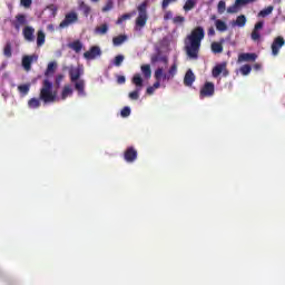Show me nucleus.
I'll use <instances>...</instances> for the list:
<instances>
[{
	"label": "nucleus",
	"mask_w": 285,
	"mask_h": 285,
	"mask_svg": "<svg viewBox=\"0 0 285 285\" xmlns=\"http://www.w3.org/2000/svg\"><path fill=\"white\" fill-rule=\"evenodd\" d=\"M204 38V27H195V29H193V31L187 36L185 41V49L188 58H191L193 60H197L199 58V51Z\"/></svg>",
	"instance_id": "f257e3e1"
},
{
	"label": "nucleus",
	"mask_w": 285,
	"mask_h": 285,
	"mask_svg": "<svg viewBox=\"0 0 285 285\" xmlns=\"http://www.w3.org/2000/svg\"><path fill=\"white\" fill-rule=\"evenodd\" d=\"M177 71H178V67L176 63L171 65L167 73H165L163 67H158V69H156L154 73V78L156 80V82H154V90L160 89L161 80H167V82H169V80H174Z\"/></svg>",
	"instance_id": "f03ea898"
},
{
	"label": "nucleus",
	"mask_w": 285,
	"mask_h": 285,
	"mask_svg": "<svg viewBox=\"0 0 285 285\" xmlns=\"http://www.w3.org/2000/svg\"><path fill=\"white\" fill-rule=\"evenodd\" d=\"M81 76H83V69L81 67H70V81L73 82L75 89L78 91V95H86V82L85 80H80Z\"/></svg>",
	"instance_id": "7ed1b4c3"
},
{
	"label": "nucleus",
	"mask_w": 285,
	"mask_h": 285,
	"mask_svg": "<svg viewBox=\"0 0 285 285\" xmlns=\"http://www.w3.org/2000/svg\"><path fill=\"white\" fill-rule=\"evenodd\" d=\"M57 94H53V86L50 80L46 79L42 82V88L40 89V101L43 104H49L51 101H56Z\"/></svg>",
	"instance_id": "20e7f679"
},
{
	"label": "nucleus",
	"mask_w": 285,
	"mask_h": 285,
	"mask_svg": "<svg viewBox=\"0 0 285 285\" xmlns=\"http://www.w3.org/2000/svg\"><path fill=\"white\" fill-rule=\"evenodd\" d=\"M148 0H144L140 4H138V16L136 18V27H146L148 22Z\"/></svg>",
	"instance_id": "39448f33"
},
{
	"label": "nucleus",
	"mask_w": 285,
	"mask_h": 285,
	"mask_svg": "<svg viewBox=\"0 0 285 285\" xmlns=\"http://www.w3.org/2000/svg\"><path fill=\"white\" fill-rule=\"evenodd\" d=\"M131 82H132V85H135L136 90L131 91L129 94V98L130 99H139L140 90H142V87H144V80H142L140 73H135V76L132 77Z\"/></svg>",
	"instance_id": "423d86ee"
},
{
	"label": "nucleus",
	"mask_w": 285,
	"mask_h": 285,
	"mask_svg": "<svg viewBox=\"0 0 285 285\" xmlns=\"http://www.w3.org/2000/svg\"><path fill=\"white\" fill-rule=\"evenodd\" d=\"M222 73L224 78H227L229 76V71L227 69V62H220L219 65H216L212 70L213 78H219Z\"/></svg>",
	"instance_id": "0eeeda50"
},
{
	"label": "nucleus",
	"mask_w": 285,
	"mask_h": 285,
	"mask_svg": "<svg viewBox=\"0 0 285 285\" xmlns=\"http://www.w3.org/2000/svg\"><path fill=\"white\" fill-rule=\"evenodd\" d=\"M79 16L76 11H69V13H66L65 19L59 23V27L61 29H65L66 27H69V24H73L75 22H78Z\"/></svg>",
	"instance_id": "6e6552de"
},
{
	"label": "nucleus",
	"mask_w": 285,
	"mask_h": 285,
	"mask_svg": "<svg viewBox=\"0 0 285 285\" xmlns=\"http://www.w3.org/2000/svg\"><path fill=\"white\" fill-rule=\"evenodd\" d=\"M137 157H138L137 148H135V146H128V148H126V150L124 153V159L128 164H132L134 161L137 160Z\"/></svg>",
	"instance_id": "1a4fd4ad"
},
{
	"label": "nucleus",
	"mask_w": 285,
	"mask_h": 285,
	"mask_svg": "<svg viewBox=\"0 0 285 285\" xmlns=\"http://www.w3.org/2000/svg\"><path fill=\"white\" fill-rule=\"evenodd\" d=\"M284 46H285V38H283V36H277L276 38H274L271 47L273 56H278L281 49Z\"/></svg>",
	"instance_id": "9d476101"
},
{
	"label": "nucleus",
	"mask_w": 285,
	"mask_h": 285,
	"mask_svg": "<svg viewBox=\"0 0 285 285\" xmlns=\"http://www.w3.org/2000/svg\"><path fill=\"white\" fill-rule=\"evenodd\" d=\"M102 53L100 47L94 46L90 47L88 51H85L83 58L86 60H96V58L100 57Z\"/></svg>",
	"instance_id": "9b49d317"
},
{
	"label": "nucleus",
	"mask_w": 285,
	"mask_h": 285,
	"mask_svg": "<svg viewBox=\"0 0 285 285\" xmlns=\"http://www.w3.org/2000/svg\"><path fill=\"white\" fill-rule=\"evenodd\" d=\"M215 92L214 82H205L204 87L200 89L199 97L204 99V97H213Z\"/></svg>",
	"instance_id": "f8f14e48"
},
{
	"label": "nucleus",
	"mask_w": 285,
	"mask_h": 285,
	"mask_svg": "<svg viewBox=\"0 0 285 285\" xmlns=\"http://www.w3.org/2000/svg\"><path fill=\"white\" fill-rule=\"evenodd\" d=\"M11 24L14 27L17 31H20L21 27L27 24V16L24 13H18L16 19L12 20Z\"/></svg>",
	"instance_id": "ddd939ff"
},
{
	"label": "nucleus",
	"mask_w": 285,
	"mask_h": 285,
	"mask_svg": "<svg viewBox=\"0 0 285 285\" xmlns=\"http://www.w3.org/2000/svg\"><path fill=\"white\" fill-rule=\"evenodd\" d=\"M150 62H151V65H156L157 62H163V65L167 66L169 62V58H168V56H164V53H161V51H158L157 53H154L150 57Z\"/></svg>",
	"instance_id": "4468645a"
},
{
	"label": "nucleus",
	"mask_w": 285,
	"mask_h": 285,
	"mask_svg": "<svg viewBox=\"0 0 285 285\" xmlns=\"http://www.w3.org/2000/svg\"><path fill=\"white\" fill-rule=\"evenodd\" d=\"M38 56H23L22 58V67L26 71H31L32 62H37Z\"/></svg>",
	"instance_id": "2eb2a0df"
},
{
	"label": "nucleus",
	"mask_w": 285,
	"mask_h": 285,
	"mask_svg": "<svg viewBox=\"0 0 285 285\" xmlns=\"http://www.w3.org/2000/svg\"><path fill=\"white\" fill-rule=\"evenodd\" d=\"M35 32H36L35 27H29V26L23 27L22 35H23L24 40H27L28 42H33L35 41Z\"/></svg>",
	"instance_id": "dca6fc26"
},
{
	"label": "nucleus",
	"mask_w": 285,
	"mask_h": 285,
	"mask_svg": "<svg viewBox=\"0 0 285 285\" xmlns=\"http://www.w3.org/2000/svg\"><path fill=\"white\" fill-rule=\"evenodd\" d=\"M249 2H254V0H236L235 4L227 7V13H236L238 11L239 6L248 4Z\"/></svg>",
	"instance_id": "f3484780"
},
{
	"label": "nucleus",
	"mask_w": 285,
	"mask_h": 285,
	"mask_svg": "<svg viewBox=\"0 0 285 285\" xmlns=\"http://www.w3.org/2000/svg\"><path fill=\"white\" fill-rule=\"evenodd\" d=\"M195 80H196V78H195V73L193 72V69H188L186 71L185 78H184L185 87H193Z\"/></svg>",
	"instance_id": "a211bd4d"
},
{
	"label": "nucleus",
	"mask_w": 285,
	"mask_h": 285,
	"mask_svg": "<svg viewBox=\"0 0 285 285\" xmlns=\"http://www.w3.org/2000/svg\"><path fill=\"white\" fill-rule=\"evenodd\" d=\"M257 53H239L238 62H255Z\"/></svg>",
	"instance_id": "6ab92c4d"
},
{
	"label": "nucleus",
	"mask_w": 285,
	"mask_h": 285,
	"mask_svg": "<svg viewBox=\"0 0 285 285\" xmlns=\"http://www.w3.org/2000/svg\"><path fill=\"white\" fill-rule=\"evenodd\" d=\"M69 49H72L76 53H80L83 49V45L81 40H73V42H69Z\"/></svg>",
	"instance_id": "aec40b11"
},
{
	"label": "nucleus",
	"mask_w": 285,
	"mask_h": 285,
	"mask_svg": "<svg viewBox=\"0 0 285 285\" xmlns=\"http://www.w3.org/2000/svg\"><path fill=\"white\" fill-rule=\"evenodd\" d=\"M141 73L146 79L151 78L153 71L150 65H141Z\"/></svg>",
	"instance_id": "412c9836"
},
{
	"label": "nucleus",
	"mask_w": 285,
	"mask_h": 285,
	"mask_svg": "<svg viewBox=\"0 0 285 285\" xmlns=\"http://www.w3.org/2000/svg\"><path fill=\"white\" fill-rule=\"evenodd\" d=\"M126 40H128V36L125 35L116 36L115 38H112L115 47H119L120 45L126 42Z\"/></svg>",
	"instance_id": "4be33fe9"
},
{
	"label": "nucleus",
	"mask_w": 285,
	"mask_h": 285,
	"mask_svg": "<svg viewBox=\"0 0 285 285\" xmlns=\"http://www.w3.org/2000/svg\"><path fill=\"white\" fill-rule=\"evenodd\" d=\"M3 56L6 58H12V42L10 41L6 42L3 47Z\"/></svg>",
	"instance_id": "5701e85b"
},
{
	"label": "nucleus",
	"mask_w": 285,
	"mask_h": 285,
	"mask_svg": "<svg viewBox=\"0 0 285 285\" xmlns=\"http://www.w3.org/2000/svg\"><path fill=\"white\" fill-rule=\"evenodd\" d=\"M274 11V6L273 4H269L268 7H266L265 9H262L259 12H258V16L262 17V18H266V16H269L271 13H273Z\"/></svg>",
	"instance_id": "b1692460"
},
{
	"label": "nucleus",
	"mask_w": 285,
	"mask_h": 285,
	"mask_svg": "<svg viewBox=\"0 0 285 285\" xmlns=\"http://www.w3.org/2000/svg\"><path fill=\"white\" fill-rule=\"evenodd\" d=\"M215 27L217 31H227L228 27L224 20L217 19L215 20Z\"/></svg>",
	"instance_id": "393cba45"
},
{
	"label": "nucleus",
	"mask_w": 285,
	"mask_h": 285,
	"mask_svg": "<svg viewBox=\"0 0 285 285\" xmlns=\"http://www.w3.org/2000/svg\"><path fill=\"white\" fill-rule=\"evenodd\" d=\"M46 42V33L42 30H39L37 33V45L38 47H42Z\"/></svg>",
	"instance_id": "a878e982"
},
{
	"label": "nucleus",
	"mask_w": 285,
	"mask_h": 285,
	"mask_svg": "<svg viewBox=\"0 0 285 285\" xmlns=\"http://www.w3.org/2000/svg\"><path fill=\"white\" fill-rule=\"evenodd\" d=\"M40 106H41L40 96L39 98H30V100H28L29 108H40Z\"/></svg>",
	"instance_id": "bb28decb"
},
{
	"label": "nucleus",
	"mask_w": 285,
	"mask_h": 285,
	"mask_svg": "<svg viewBox=\"0 0 285 285\" xmlns=\"http://www.w3.org/2000/svg\"><path fill=\"white\" fill-rule=\"evenodd\" d=\"M212 51L213 53H223L224 47L222 42H212Z\"/></svg>",
	"instance_id": "cd10ccee"
},
{
	"label": "nucleus",
	"mask_w": 285,
	"mask_h": 285,
	"mask_svg": "<svg viewBox=\"0 0 285 285\" xmlns=\"http://www.w3.org/2000/svg\"><path fill=\"white\" fill-rule=\"evenodd\" d=\"M72 87H70V85H66L61 92V99H67V97H69V95H72Z\"/></svg>",
	"instance_id": "c85d7f7f"
},
{
	"label": "nucleus",
	"mask_w": 285,
	"mask_h": 285,
	"mask_svg": "<svg viewBox=\"0 0 285 285\" xmlns=\"http://www.w3.org/2000/svg\"><path fill=\"white\" fill-rule=\"evenodd\" d=\"M196 4H197L196 0H186V2L184 3V10L190 11L196 7Z\"/></svg>",
	"instance_id": "c756f323"
},
{
	"label": "nucleus",
	"mask_w": 285,
	"mask_h": 285,
	"mask_svg": "<svg viewBox=\"0 0 285 285\" xmlns=\"http://www.w3.org/2000/svg\"><path fill=\"white\" fill-rule=\"evenodd\" d=\"M79 7L82 10L83 16L88 17L90 14L91 7L89 4H87L86 2L82 1V2H80Z\"/></svg>",
	"instance_id": "7c9ffc66"
},
{
	"label": "nucleus",
	"mask_w": 285,
	"mask_h": 285,
	"mask_svg": "<svg viewBox=\"0 0 285 285\" xmlns=\"http://www.w3.org/2000/svg\"><path fill=\"white\" fill-rule=\"evenodd\" d=\"M56 68H57L56 62H49L45 76L48 78L49 76H51V73H55Z\"/></svg>",
	"instance_id": "2f4dec72"
},
{
	"label": "nucleus",
	"mask_w": 285,
	"mask_h": 285,
	"mask_svg": "<svg viewBox=\"0 0 285 285\" xmlns=\"http://www.w3.org/2000/svg\"><path fill=\"white\" fill-rule=\"evenodd\" d=\"M235 24H237L238 27H245L246 16L244 14L237 16Z\"/></svg>",
	"instance_id": "473e14b6"
},
{
	"label": "nucleus",
	"mask_w": 285,
	"mask_h": 285,
	"mask_svg": "<svg viewBox=\"0 0 285 285\" xmlns=\"http://www.w3.org/2000/svg\"><path fill=\"white\" fill-rule=\"evenodd\" d=\"M250 71H253V67H250V65H243V67H240V73L243 76H248Z\"/></svg>",
	"instance_id": "72a5a7b5"
},
{
	"label": "nucleus",
	"mask_w": 285,
	"mask_h": 285,
	"mask_svg": "<svg viewBox=\"0 0 285 285\" xmlns=\"http://www.w3.org/2000/svg\"><path fill=\"white\" fill-rule=\"evenodd\" d=\"M185 21H186L185 16H175L173 18V23L174 24H184Z\"/></svg>",
	"instance_id": "f704fd0d"
},
{
	"label": "nucleus",
	"mask_w": 285,
	"mask_h": 285,
	"mask_svg": "<svg viewBox=\"0 0 285 285\" xmlns=\"http://www.w3.org/2000/svg\"><path fill=\"white\" fill-rule=\"evenodd\" d=\"M217 11H218V13H225V11H226L225 0H219V2L217 4Z\"/></svg>",
	"instance_id": "c9c22d12"
},
{
	"label": "nucleus",
	"mask_w": 285,
	"mask_h": 285,
	"mask_svg": "<svg viewBox=\"0 0 285 285\" xmlns=\"http://www.w3.org/2000/svg\"><path fill=\"white\" fill-rule=\"evenodd\" d=\"M30 87V85H19L18 90L21 95H28Z\"/></svg>",
	"instance_id": "e433bc0d"
},
{
	"label": "nucleus",
	"mask_w": 285,
	"mask_h": 285,
	"mask_svg": "<svg viewBox=\"0 0 285 285\" xmlns=\"http://www.w3.org/2000/svg\"><path fill=\"white\" fill-rule=\"evenodd\" d=\"M114 9V0H107L106 4L102 7V11H111Z\"/></svg>",
	"instance_id": "4c0bfd02"
},
{
	"label": "nucleus",
	"mask_w": 285,
	"mask_h": 285,
	"mask_svg": "<svg viewBox=\"0 0 285 285\" xmlns=\"http://www.w3.org/2000/svg\"><path fill=\"white\" fill-rule=\"evenodd\" d=\"M164 20H173L174 21V13L170 9L168 10V8L165 9Z\"/></svg>",
	"instance_id": "58836bf2"
},
{
	"label": "nucleus",
	"mask_w": 285,
	"mask_h": 285,
	"mask_svg": "<svg viewBox=\"0 0 285 285\" xmlns=\"http://www.w3.org/2000/svg\"><path fill=\"white\" fill-rule=\"evenodd\" d=\"M261 33L257 29V24H255L253 31H252V40H259Z\"/></svg>",
	"instance_id": "ea45409f"
},
{
	"label": "nucleus",
	"mask_w": 285,
	"mask_h": 285,
	"mask_svg": "<svg viewBox=\"0 0 285 285\" xmlns=\"http://www.w3.org/2000/svg\"><path fill=\"white\" fill-rule=\"evenodd\" d=\"M124 60H125V56L119 55L115 57L114 63L116 67H121Z\"/></svg>",
	"instance_id": "a19ab883"
},
{
	"label": "nucleus",
	"mask_w": 285,
	"mask_h": 285,
	"mask_svg": "<svg viewBox=\"0 0 285 285\" xmlns=\"http://www.w3.org/2000/svg\"><path fill=\"white\" fill-rule=\"evenodd\" d=\"M109 27L107 23L101 24L100 27H97L96 31H98V33L105 35L107 33Z\"/></svg>",
	"instance_id": "79ce46f5"
},
{
	"label": "nucleus",
	"mask_w": 285,
	"mask_h": 285,
	"mask_svg": "<svg viewBox=\"0 0 285 285\" xmlns=\"http://www.w3.org/2000/svg\"><path fill=\"white\" fill-rule=\"evenodd\" d=\"M130 112H131L130 106H124V108L121 109L122 117H129Z\"/></svg>",
	"instance_id": "37998d69"
},
{
	"label": "nucleus",
	"mask_w": 285,
	"mask_h": 285,
	"mask_svg": "<svg viewBox=\"0 0 285 285\" xmlns=\"http://www.w3.org/2000/svg\"><path fill=\"white\" fill-rule=\"evenodd\" d=\"M130 18H131L130 13H124L122 16H120V18H118L117 24H121L125 20H128Z\"/></svg>",
	"instance_id": "c03bdc74"
},
{
	"label": "nucleus",
	"mask_w": 285,
	"mask_h": 285,
	"mask_svg": "<svg viewBox=\"0 0 285 285\" xmlns=\"http://www.w3.org/2000/svg\"><path fill=\"white\" fill-rule=\"evenodd\" d=\"M171 2H175V0H163V2H161L163 9H168V7H169V4H171Z\"/></svg>",
	"instance_id": "a18cd8bd"
},
{
	"label": "nucleus",
	"mask_w": 285,
	"mask_h": 285,
	"mask_svg": "<svg viewBox=\"0 0 285 285\" xmlns=\"http://www.w3.org/2000/svg\"><path fill=\"white\" fill-rule=\"evenodd\" d=\"M65 76L62 73H59V76L56 77V85L57 87H60Z\"/></svg>",
	"instance_id": "49530a36"
},
{
	"label": "nucleus",
	"mask_w": 285,
	"mask_h": 285,
	"mask_svg": "<svg viewBox=\"0 0 285 285\" xmlns=\"http://www.w3.org/2000/svg\"><path fill=\"white\" fill-rule=\"evenodd\" d=\"M20 2L23 7H31L32 4V0H20Z\"/></svg>",
	"instance_id": "de8ad7c7"
},
{
	"label": "nucleus",
	"mask_w": 285,
	"mask_h": 285,
	"mask_svg": "<svg viewBox=\"0 0 285 285\" xmlns=\"http://www.w3.org/2000/svg\"><path fill=\"white\" fill-rule=\"evenodd\" d=\"M117 82H118V85H125V82H126L125 76H118Z\"/></svg>",
	"instance_id": "09e8293b"
},
{
	"label": "nucleus",
	"mask_w": 285,
	"mask_h": 285,
	"mask_svg": "<svg viewBox=\"0 0 285 285\" xmlns=\"http://www.w3.org/2000/svg\"><path fill=\"white\" fill-rule=\"evenodd\" d=\"M146 92H147V95H154V92H155V85H153L151 87H148Z\"/></svg>",
	"instance_id": "8fccbe9b"
},
{
	"label": "nucleus",
	"mask_w": 285,
	"mask_h": 285,
	"mask_svg": "<svg viewBox=\"0 0 285 285\" xmlns=\"http://www.w3.org/2000/svg\"><path fill=\"white\" fill-rule=\"evenodd\" d=\"M264 27V21L259 20V22H256V29L259 31V29H263Z\"/></svg>",
	"instance_id": "3c124183"
},
{
	"label": "nucleus",
	"mask_w": 285,
	"mask_h": 285,
	"mask_svg": "<svg viewBox=\"0 0 285 285\" xmlns=\"http://www.w3.org/2000/svg\"><path fill=\"white\" fill-rule=\"evenodd\" d=\"M207 33H208V36H215L216 31H215L214 27H209Z\"/></svg>",
	"instance_id": "603ef678"
},
{
	"label": "nucleus",
	"mask_w": 285,
	"mask_h": 285,
	"mask_svg": "<svg viewBox=\"0 0 285 285\" xmlns=\"http://www.w3.org/2000/svg\"><path fill=\"white\" fill-rule=\"evenodd\" d=\"M254 69L256 71H259L262 69V65H259V63L254 65Z\"/></svg>",
	"instance_id": "864d4df0"
},
{
	"label": "nucleus",
	"mask_w": 285,
	"mask_h": 285,
	"mask_svg": "<svg viewBox=\"0 0 285 285\" xmlns=\"http://www.w3.org/2000/svg\"><path fill=\"white\" fill-rule=\"evenodd\" d=\"M50 9H52L53 11H57V7L55 4H50Z\"/></svg>",
	"instance_id": "5fc2aeb1"
},
{
	"label": "nucleus",
	"mask_w": 285,
	"mask_h": 285,
	"mask_svg": "<svg viewBox=\"0 0 285 285\" xmlns=\"http://www.w3.org/2000/svg\"><path fill=\"white\" fill-rule=\"evenodd\" d=\"M92 2H99V0H91Z\"/></svg>",
	"instance_id": "6e6d98bb"
},
{
	"label": "nucleus",
	"mask_w": 285,
	"mask_h": 285,
	"mask_svg": "<svg viewBox=\"0 0 285 285\" xmlns=\"http://www.w3.org/2000/svg\"><path fill=\"white\" fill-rule=\"evenodd\" d=\"M174 2H177V0H174Z\"/></svg>",
	"instance_id": "4d7b16f0"
}]
</instances>
